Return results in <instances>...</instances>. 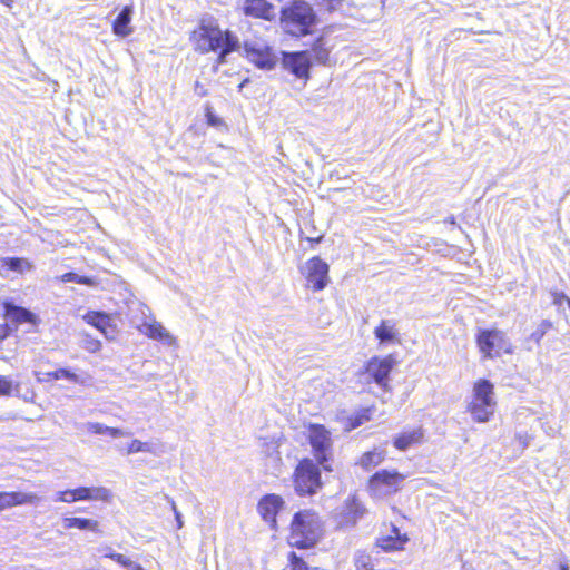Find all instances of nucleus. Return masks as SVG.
<instances>
[{"label": "nucleus", "mask_w": 570, "mask_h": 570, "mask_svg": "<svg viewBox=\"0 0 570 570\" xmlns=\"http://www.w3.org/2000/svg\"><path fill=\"white\" fill-rule=\"evenodd\" d=\"M323 465L309 456L301 458L293 469L291 481L298 498H312L324 487Z\"/></svg>", "instance_id": "nucleus-4"}, {"label": "nucleus", "mask_w": 570, "mask_h": 570, "mask_svg": "<svg viewBox=\"0 0 570 570\" xmlns=\"http://www.w3.org/2000/svg\"><path fill=\"white\" fill-rule=\"evenodd\" d=\"M11 334V327L7 323H0V341L6 340Z\"/></svg>", "instance_id": "nucleus-41"}, {"label": "nucleus", "mask_w": 570, "mask_h": 570, "mask_svg": "<svg viewBox=\"0 0 570 570\" xmlns=\"http://www.w3.org/2000/svg\"><path fill=\"white\" fill-rule=\"evenodd\" d=\"M40 501L36 493H24L20 491H1L0 492V512L13 507L33 504Z\"/></svg>", "instance_id": "nucleus-19"}, {"label": "nucleus", "mask_w": 570, "mask_h": 570, "mask_svg": "<svg viewBox=\"0 0 570 570\" xmlns=\"http://www.w3.org/2000/svg\"><path fill=\"white\" fill-rule=\"evenodd\" d=\"M282 66L284 70L306 85L311 79L312 61L307 50L283 52Z\"/></svg>", "instance_id": "nucleus-11"}, {"label": "nucleus", "mask_w": 570, "mask_h": 570, "mask_svg": "<svg viewBox=\"0 0 570 570\" xmlns=\"http://www.w3.org/2000/svg\"><path fill=\"white\" fill-rule=\"evenodd\" d=\"M410 542L407 532H402L393 522H384L380 534L375 538L374 547L385 553L404 551Z\"/></svg>", "instance_id": "nucleus-10"}, {"label": "nucleus", "mask_w": 570, "mask_h": 570, "mask_svg": "<svg viewBox=\"0 0 570 570\" xmlns=\"http://www.w3.org/2000/svg\"><path fill=\"white\" fill-rule=\"evenodd\" d=\"M101 342L90 335H85L82 341V347L89 353H97L101 350Z\"/></svg>", "instance_id": "nucleus-39"}, {"label": "nucleus", "mask_w": 570, "mask_h": 570, "mask_svg": "<svg viewBox=\"0 0 570 570\" xmlns=\"http://www.w3.org/2000/svg\"><path fill=\"white\" fill-rule=\"evenodd\" d=\"M151 451H153V448L149 443L142 442L137 439L129 442L127 445V449H126L127 454H134V453H138V452H151Z\"/></svg>", "instance_id": "nucleus-38"}, {"label": "nucleus", "mask_w": 570, "mask_h": 570, "mask_svg": "<svg viewBox=\"0 0 570 570\" xmlns=\"http://www.w3.org/2000/svg\"><path fill=\"white\" fill-rule=\"evenodd\" d=\"M204 111H205L206 124L208 126L215 127V128H220V127L225 126V121L220 117L215 115L210 105H208V104L205 105Z\"/></svg>", "instance_id": "nucleus-37"}, {"label": "nucleus", "mask_w": 570, "mask_h": 570, "mask_svg": "<svg viewBox=\"0 0 570 570\" xmlns=\"http://www.w3.org/2000/svg\"><path fill=\"white\" fill-rule=\"evenodd\" d=\"M553 328V323L549 320H543L537 328L530 334V340L537 344L543 338V336Z\"/></svg>", "instance_id": "nucleus-36"}, {"label": "nucleus", "mask_w": 570, "mask_h": 570, "mask_svg": "<svg viewBox=\"0 0 570 570\" xmlns=\"http://www.w3.org/2000/svg\"><path fill=\"white\" fill-rule=\"evenodd\" d=\"M424 440V430L417 426L411 431H403L393 439V445L399 451H405L411 446L419 445Z\"/></svg>", "instance_id": "nucleus-22"}, {"label": "nucleus", "mask_w": 570, "mask_h": 570, "mask_svg": "<svg viewBox=\"0 0 570 570\" xmlns=\"http://www.w3.org/2000/svg\"><path fill=\"white\" fill-rule=\"evenodd\" d=\"M331 47L327 46L324 37H317L311 45L309 53L312 65L328 66L331 62Z\"/></svg>", "instance_id": "nucleus-23"}, {"label": "nucleus", "mask_w": 570, "mask_h": 570, "mask_svg": "<svg viewBox=\"0 0 570 570\" xmlns=\"http://www.w3.org/2000/svg\"><path fill=\"white\" fill-rule=\"evenodd\" d=\"M475 344L482 358H498L514 353L507 334L498 328H482L475 334Z\"/></svg>", "instance_id": "nucleus-8"}, {"label": "nucleus", "mask_w": 570, "mask_h": 570, "mask_svg": "<svg viewBox=\"0 0 570 570\" xmlns=\"http://www.w3.org/2000/svg\"><path fill=\"white\" fill-rule=\"evenodd\" d=\"M324 534V522L311 508L297 510L288 524L287 543L299 550L314 548Z\"/></svg>", "instance_id": "nucleus-2"}, {"label": "nucleus", "mask_w": 570, "mask_h": 570, "mask_svg": "<svg viewBox=\"0 0 570 570\" xmlns=\"http://www.w3.org/2000/svg\"><path fill=\"white\" fill-rule=\"evenodd\" d=\"M189 40L196 52L216 53L218 65L225 63L226 57L240 47L238 37L229 29H222L214 18L200 19L191 30Z\"/></svg>", "instance_id": "nucleus-1"}, {"label": "nucleus", "mask_w": 570, "mask_h": 570, "mask_svg": "<svg viewBox=\"0 0 570 570\" xmlns=\"http://www.w3.org/2000/svg\"><path fill=\"white\" fill-rule=\"evenodd\" d=\"M42 377H38V382L48 383L58 380H69L71 382H78V375L67 368H58L56 371L46 372Z\"/></svg>", "instance_id": "nucleus-29"}, {"label": "nucleus", "mask_w": 570, "mask_h": 570, "mask_svg": "<svg viewBox=\"0 0 570 570\" xmlns=\"http://www.w3.org/2000/svg\"><path fill=\"white\" fill-rule=\"evenodd\" d=\"M495 391L493 383L488 379H478L473 382L471 399L466 411L476 423H487L493 419L497 410Z\"/></svg>", "instance_id": "nucleus-5"}, {"label": "nucleus", "mask_w": 570, "mask_h": 570, "mask_svg": "<svg viewBox=\"0 0 570 570\" xmlns=\"http://www.w3.org/2000/svg\"><path fill=\"white\" fill-rule=\"evenodd\" d=\"M244 56L255 67L272 70L277 63V57L267 45H244Z\"/></svg>", "instance_id": "nucleus-16"}, {"label": "nucleus", "mask_w": 570, "mask_h": 570, "mask_svg": "<svg viewBox=\"0 0 570 570\" xmlns=\"http://www.w3.org/2000/svg\"><path fill=\"white\" fill-rule=\"evenodd\" d=\"M374 411H375V406L371 405L367 407H362V409L357 410L356 412H354L353 414H351L350 416H347L345 420L346 430L352 431V430L361 426L362 424L371 421L373 417Z\"/></svg>", "instance_id": "nucleus-27"}, {"label": "nucleus", "mask_w": 570, "mask_h": 570, "mask_svg": "<svg viewBox=\"0 0 570 570\" xmlns=\"http://www.w3.org/2000/svg\"><path fill=\"white\" fill-rule=\"evenodd\" d=\"M60 281L62 283L75 282L77 284L87 285V286H95V285H97V281L94 277L80 276V275H77L76 273H72V272H68V273L62 274L60 276Z\"/></svg>", "instance_id": "nucleus-33"}, {"label": "nucleus", "mask_w": 570, "mask_h": 570, "mask_svg": "<svg viewBox=\"0 0 570 570\" xmlns=\"http://www.w3.org/2000/svg\"><path fill=\"white\" fill-rule=\"evenodd\" d=\"M110 499V492L105 488H89L79 487L71 490L60 491L58 500L61 502L72 503L83 500H101L107 501Z\"/></svg>", "instance_id": "nucleus-17"}, {"label": "nucleus", "mask_w": 570, "mask_h": 570, "mask_svg": "<svg viewBox=\"0 0 570 570\" xmlns=\"http://www.w3.org/2000/svg\"><path fill=\"white\" fill-rule=\"evenodd\" d=\"M568 296L563 292L552 293V303L556 306H561L564 302L568 303Z\"/></svg>", "instance_id": "nucleus-40"}, {"label": "nucleus", "mask_w": 570, "mask_h": 570, "mask_svg": "<svg viewBox=\"0 0 570 570\" xmlns=\"http://www.w3.org/2000/svg\"><path fill=\"white\" fill-rule=\"evenodd\" d=\"M2 308L3 317L11 320L16 324L29 323L36 325L39 322L38 316L35 315L32 312L24 307L17 306L9 301H4L2 303Z\"/></svg>", "instance_id": "nucleus-20"}, {"label": "nucleus", "mask_w": 570, "mask_h": 570, "mask_svg": "<svg viewBox=\"0 0 570 570\" xmlns=\"http://www.w3.org/2000/svg\"><path fill=\"white\" fill-rule=\"evenodd\" d=\"M199 95H200V96H205V95H207V92H206V90H205V89H199Z\"/></svg>", "instance_id": "nucleus-45"}, {"label": "nucleus", "mask_w": 570, "mask_h": 570, "mask_svg": "<svg viewBox=\"0 0 570 570\" xmlns=\"http://www.w3.org/2000/svg\"><path fill=\"white\" fill-rule=\"evenodd\" d=\"M405 475L396 469H381L368 476L365 489L372 499L382 500L399 493Z\"/></svg>", "instance_id": "nucleus-7"}, {"label": "nucleus", "mask_w": 570, "mask_h": 570, "mask_svg": "<svg viewBox=\"0 0 570 570\" xmlns=\"http://www.w3.org/2000/svg\"><path fill=\"white\" fill-rule=\"evenodd\" d=\"M199 95H200V96H205V95H207V92H206V90H205V89H199Z\"/></svg>", "instance_id": "nucleus-44"}, {"label": "nucleus", "mask_w": 570, "mask_h": 570, "mask_svg": "<svg viewBox=\"0 0 570 570\" xmlns=\"http://www.w3.org/2000/svg\"><path fill=\"white\" fill-rule=\"evenodd\" d=\"M328 273L330 266L320 256L311 257L306 262L305 269L303 272L306 281V287L314 293L323 291L330 283Z\"/></svg>", "instance_id": "nucleus-12"}, {"label": "nucleus", "mask_w": 570, "mask_h": 570, "mask_svg": "<svg viewBox=\"0 0 570 570\" xmlns=\"http://www.w3.org/2000/svg\"><path fill=\"white\" fill-rule=\"evenodd\" d=\"M373 333L380 344H395L401 341L396 323L392 320H381Z\"/></svg>", "instance_id": "nucleus-21"}, {"label": "nucleus", "mask_w": 570, "mask_h": 570, "mask_svg": "<svg viewBox=\"0 0 570 570\" xmlns=\"http://www.w3.org/2000/svg\"><path fill=\"white\" fill-rule=\"evenodd\" d=\"M137 330L148 338L169 342L171 336L159 322H145Z\"/></svg>", "instance_id": "nucleus-25"}, {"label": "nucleus", "mask_w": 570, "mask_h": 570, "mask_svg": "<svg viewBox=\"0 0 570 570\" xmlns=\"http://www.w3.org/2000/svg\"><path fill=\"white\" fill-rule=\"evenodd\" d=\"M285 508V500L282 495L276 493L264 494L257 502V513L261 519L269 527L271 530L277 532L279 523L277 520L278 514Z\"/></svg>", "instance_id": "nucleus-13"}, {"label": "nucleus", "mask_w": 570, "mask_h": 570, "mask_svg": "<svg viewBox=\"0 0 570 570\" xmlns=\"http://www.w3.org/2000/svg\"><path fill=\"white\" fill-rule=\"evenodd\" d=\"M318 567L309 566L308 562L295 551L287 553V564L284 570H318Z\"/></svg>", "instance_id": "nucleus-30"}, {"label": "nucleus", "mask_w": 570, "mask_h": 570, "mask_svg": "<svg viewBox=\"0 0 570 570\" xmlns=\"http://www.w3.org/2000/svg\"><path fill=\"white\" fill-rule=\"evenodd\" d=\"M567 304H568V306H569V308H570V298H568V303H567Z\"/></svg>", "instance_id": "nucleus-46"}, {"label": "nucleus", "mask_w": 570, "mask_h": 570, "mask_svg": "<svg viewBox=\"0 0 570 570\" xmlns=\"http://www.w3.org/2000/svg\"><path fill=\"white\" fill-rule=\"evenodd\" d=\"M63 527L66 529H79L91 532H100V525L97 520L79 517H68L63 519Z\"/></svg>", "instance_id": "nucleus-28"}, {"label": "nucleus", "mask_w": 570, "mask_h": 570, "mask_svg": "<svg viewBox=\"0 0 570 570\" xmlns=\"http://www.w3.org/2000/svg\"><path fill=\"white\" fill-rule=\"evenodd\" d=\"M132 8L126 6L112 22V32L119 37H127L132 32L130 27Z\"/></svg>", "instance_id": "nucleus-24"}, {"label": "nucleus", "mask_w": 570, "mask_h": 570, "mask_svg": "<svg viewBox=\"0 0 570 570\" xmlns=\"http://www.w3.org/2000/svg\"><path fill=\"white\" fill-rule=\"evenodd\" d=\"M83 321L101 332L107 338H114L117 327L112 323L109 314L99 311H88L83 316Z\"/></svg>", "instance_id": "nucleus-18"}, {"label": "nucleus", "mask_w": 570, "mask_h": 570, "mask_svg": "<svg viewBox=\"0 0 570 570\" xmlns=\"http://www.w3.org/2000/svg\"><path fill=\"white\" fill-rule=\"evenodd\" d=\"M304 239L307 240L312 246H314L322 242L323 235L320 234L317 236H306V237H304Z\"/></svg>", "instance_id": "nucleus-42"}, {"label": "nucleus", "mask_w": 570, "mask_h": 570, "mask_svg": "<svg viewBox=\"0 0 570 570\" xmlns=\"http://www.w3.org/2000/svg\"><path fill=\"white\" fill-rule=\"evenodd\" d=\"M240 12L244 17L265 22L277 18L276 7L269 0H243Z\"/></svg>", "instance_id": "nucleus-15"}, {"label": "nucleus", "mask_w": 570, "mask_h": 570, "mask_svg": "<svg viewBox=\"0 0 570 570\" xmlns=\"http://www.w3.org/2000/svg\"><path fill=\"white\" fill-rule=\"evenodd\" d=\"M19 383L12 381L10 377L0 375V397L11 396L13 393L19 392Z\"/></svg>", "instance_id": "nucleus-34"}, {"label": "nucleus", "mask_w": 570, "mask_h": 570, "mask_svg": "<svg viewBox=\"0 0 570 570\" xmlns=\"http://www.w3.org/2000/svg\"><path fill=\"white\" fill-rule=\"evenodd\" d=\"M557 570H570V567L567 561H561L558 563Z\"/></svg>", "instance_id": "nucleus-43"}, {"label": "nucleus", "mask_w": 570, "mask_h": 570, "mask_svg": "<svg viewBox=\"0 0 570 570\" xmlns=\"http://www.w3.org/2000/svg\"><path fill=\"white\" fill-rule=\"evenodd\" d=\"M88 430L95 434H109L112 438L122 436L125 433L118 428L105 426L101 423H90Z\"/></svg>", "instance_id": "nucleus-35"}, {"label": "nucleus", "mask_w": 570, "mask_h": 570, "mask_svg": "<svg viewBox=\"0 0 570 570\" xmlns=\"http://www.w3.org/2000/svg\"><path fill=\"white\" fill-rule=\"evenodd\" d=\"M279 23L287 35L302 38L313 33L317 16L306 0H291L281 8Z\"/></svg>", "instance_id": "nucleus-3"}, {"label": "nucleus", "mask_w": 570, "mask_h": 570, "mask_svg": "<svg viewBox=\"0 0 570 570\" xmlns=\"http://www.w3.org/2000/svg\"><path fill=\"white\" fill-rule=\"evenodd\" d=\"M366 508L356 494H350L345 500L335 520L337 528H352L365 515Z\"/></svg>", "instance_id": "nucleus-14"}, {"label": "nucleus", "mask_w": 570, "mask_h": 570, "mask_svg": "<svg viewBox=\"0 0 570 570\" xmlns=\"http://www.w3.org/2000/svg\"><path fill=\"white\" fill-rule=\"evenodd\" d=\"M104 557L115 561L116 563H118L119 566H121L128 570H145L141 564L136 563V562L131 561L128 557H126L125 554L115 552L112 550H108L104 554Z\"/></svg>", "instance_id": "nucleus-31"}, {"label": "nucleus", "mask_w": 570, "mask_h": 570, "mask_svg": "<svg viewBox=\"0 0 570 570\" xmlns=\"http://www.w3.org/2000/svg\"><path fill=\"white\" fill-rule=\"evenodd\" d=\"M385 461V452L381 449L374 448L370 451L364 452L357 464L364 470L370 471Z\"/></svg>", "instance_id": "nucleus-26"}, {"label": "nucleus", "mask_w": 570, "mask_h": 570, "mask_svg": "<svg viewBox=\"0 0 570 570\" xmlns=\"http://www.w3.org/2000/svg\"><path fill=\"white\" fill-rule=\"evenodd\" d=\"M306 440L311 446L313 460L323 465L324 472L332 473L333 468V439L331 431L323 424L308 423L306 425Z\"/></svg>", "instance_id": "nucleus-6"}, {"label": "nucleus", "mask_w": 570, "mask_h": 570, "mask_svg": "<svg viewBox=\"0 0 570 570\" xmlns=\"http://www.w3.org/2000/svg\"><path fill=\"white\" fill-rule=\"evenodd\" d=\"M1 266L7 271H14L19 273L31 268V264L20 257H3L1 258Z\"/></svg>", "instance_id": "nucleus-32"}, {"label": "nucleus", "mask_w": 570, "mask_h": 570, "mask_svg": "<svg viewBox=\"0 0 570 570\" xmlns=\"http://www.w3.org/2000/svg\"><path fill=\"white\" fill-rule=\"evenodd\" d=\"M396 364L394 354L374 355L365 362L358 375L365 376L366 383H375L383 390H389L390 375Z\"/></svg>", "instance_id": "nucleus-9"}]
</instances>
